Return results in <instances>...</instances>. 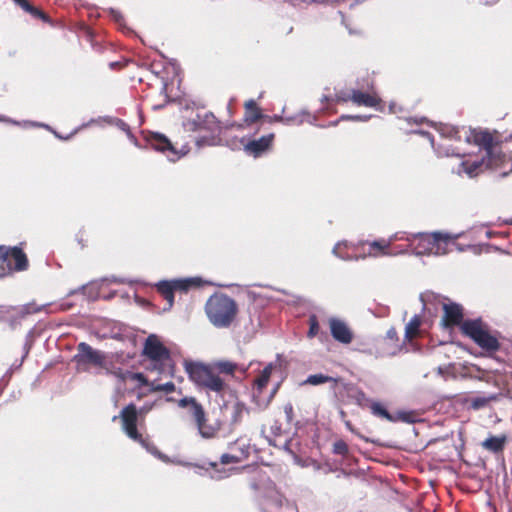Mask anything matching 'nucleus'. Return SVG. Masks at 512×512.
I'll return each instance as SVG.
<instances>
[{
  "label": "nucleus",
  "instance_id": "1",
  "mask_svg": "<svg viewBox=\"0 0 512 512\" xmlns=\"http://www.w3.org/2000/svg\"><path fill=\"white\" fill-rule=\"evenodd\" d=\"M184 369L193 383L208 393H214L224 401L225 396L232 393V389L219 374L233 376L238 369V364L228 360H218L206 365L202 362L185 360Z\"/></svg>",
  "mask_w": 512,
  "mask_h": 512
},
{
  "label": "nucleus",
  "instance_id": "2",
  "mask_svg": "<svg viewBox=\"0 0 512 512\" xmlns=\"http://www.w3.org/2000/svg\"><path fill=\"white\" fill-rule=\"evenodd\" d=\"M466 140L483 148L485 156L481 160L463 161L457 170L458 174L466 173L472 178L487 168L498 170L504 163L509 164V171H512V162L501 152L499 145L494 142L491 133L488 131L470 130L469 134L466 135Z\"/></svg>",
  "mask_w": 512,
  "mask_h": 512
},
{
  "label": "nucleus",
  "instance_id": "3",
  "mask_svg": "<svg viewBox=\"0 0 512 512\" xmlns=\"http://www.w3.org/2000/svg\"><path fill=\"white\" fill-rule=\"evenodd\" d=\"M206 315L216 328L231 326L238 313V306L234 299L225 294H214L206 302Z\"/></svg>",
  "mask_w": 512,
  "mask_h": 512
},
{
  "label": "nucleus",
  "instance_id": "4",
  "mask_svg": "<svg viewBox=\"0 0 512 512\" xmlns=\"http://www.w3.org/2000/svg\"><path fill=\"white\" fill-rule=\"evenodd\" d=\"M74 361L78 369L88 371L91 366L100 368L108 375H113L116 367L112 364L109 354L92 348L89 344L81 342L77 346Z\"/></svg>",
  "mask_w": 512,
  "mask_h": 512
},
{
  "label": "nucleus",
  "instance_id": "5",
  "mask_svg": "<svg viewBox=\"0 0 512 512\" xmlns=\"http://www.w3.org/2000/svg\"><path fill=\"white\" fill-rule=\"evenodd\" d=\"M462 332L469 336L482 349L496 351L499 348L497 338L491 335L481 320H468L461 325Z\"/></svg>",
  "mask_w": 512,
  "mask_h": 512
},
{
  "label": "nucleus",
  "instance_id": "6",
  "mask_svg": "<svg viewBox=\"0 0 512 512\" xmlns=\"http://www.w3.org/2000/svg\"><path fill=\"white\" fill-rule=\"evenodd\" d=\"M184 126L187 130H206L210 133L209 136H202L201 138L197 139L196 144L198 147H202L204 145L213 146L218 143L220 126L213 114L206 113L203 119L198 116L197 120H189L184 124Z\"/></svg>",
  "mask_w": 512,
  "mask_h": 512
},
{
  "label": "nucleus",
  "instance_id": "7",
  "mask_svg": "<svg viewBox=\"0 0 512 512\" xmlns=\"http://www.w3.org/2000/svg\"><path fill=\"white\" fill-rule=\"evenodd\" d=\"M0 278L5 277L13 270L23 271L27 269L28 260L23 251L18 247L9 248L0 246Z\"/></svg>",
  "mask_w": 512,
  "mask_h": 512
},
{
  "label": "nucleus",
  "instance_id": "8",
  "mask_svg": "<svg viewBox=\"0 0 512 512\" xmlns=\"http://www.w3.org/2000/svg\"><path fill=\"white\" fill-rule=\"evenodd\" d=\"M261 509L263 512H293V505L286 501L275 485L270 483L262 496Z\"/></svg>",
  "mask_w": 512,
  "mask_h": 512
},
{
  "label": "nucleus",
  "instance_id": "9",
  "mask_svg": "<svg viewBox=\"0 0 512 512\" xmlns=\"http://www.w3.org/2000/svg\"><path fill=\"white\" fill-rule=\"evenodd\" d=\"M122 421V429L126 435L134 441L146 446L142 436L137 431L138 412L134 404L124 407L119 415Z\"/></svg>",
  "mask_w": 512,
  "mask_h": 512
},
{
  "label": "nucleus",
  "instance_id": "10",
  "mask_svg": "<svg viewBox=\"0 0 512 512\" xmlns=\"http://www.w3.org/2000/svg\"><path fill=\"white\" fill-rule=\"evenodd\" d=\"M150 145L157 151L164 153L170 161H176L189 152L186 145L177 150L164 135L155 133L150 139Z\"/></svg>",
  "mask_w": 512,
  "mask_h": 512
},
{
  "label": "nucleus",
  "instance_id": "11",
  "mask_svg": "<svg viewBox=\"0 0 512 512\" xmlns=\"http://www.w3.org/2000/svg\"><path fill=\"white\" fill-rule=\"evenodd\" d=\"M436 240V233L425 234L417 233L412 236H407L406 241L408 247L412 250L415 255H433L434 244Z\"/></svg>",
  "mask_w": 512,
  "mask_h": 512
},
{
  "label": "nucleus",
  "instance_id": "12",
  "mask_svg": "<svg viewBox=\"0 0 512 512\" xmlns=\"http://www.w3.org/2000/svg\"><path fill=\"white\" fill-rule=\"evenodd\" d=\"M195 284V278L161 281L157 284V289L162 294L163 298L167 301L168 308H171L174 302L173 292L175 290L186 291L190 286Z\"/></svg>",
  "mask_w": 512,
  "mask_h": 512
},
{
  "label": "nucleus",
  "instance_id": "13",
  "mask_svg": "<svg viewBox=\"0 0 512 512\" xmlns=\"http://www.w3.org/2000/svg\"><path fill=\"white\" fill-rule=\"evenodd\" d=\"M143 353L155 362L166 363L170 360L169 350L154 334H151L147 337L144 344Z\"/></svg>",
  "mask_w": 512,
  "mask_h": 512
},
{
  "label": "nucleus",
  "instance_id": "14",
  "mask_svg": "<svg viewBox=\"0 0 512 512\" xmlns=\"http://www.w3.org/2000/svg\"><path fill=\"white\" fill-rule=\"evenodd\" d=\"M330 333L333 339L341 344H350L354 334L349 325L342 319L331 317L328 319Z\"/></svg>",
  "mask_w": 512,
  "mask_h": 512
},
{
  "label": "nucleus",
  "instance_id": "15",
  "mask_svg": "<svg viewBox=\"0 0 512 512\" xmlns=\"http://www.w3.org/2000/svg\"><path fill=\"white\" fill-rule=\"evenodd\" d=\"M274 134L270 133L268 135H264L259 139L252 140L244 144V151L248 155H252L253 157H259L266 151H268L273 143Z\"/></svg>",
  "mask_w": 512,
  "mask_h": 512
},
{
  "label": "nucleus",
  "instance_id": "16",
  "mask_svg": "<svg viewBox=\"0 0 512 512\" xmlns=\"http://www.w3.org/2000/svg\"><path fill=\"white\" fill-rule=\"evenodd\" d=\"M443 323L445 326L459 325L463 319L462 307L458 304H445L444 305Z\"/></svg>",
  "mask_w": 512,
  "mask_h": 512
},
{
  "label": "nucleus",
  "instance_id": "17",
  "mask_svg": "<svg viewBox=\"0 0 512 512\" xmlns=\"http://www.w3.org/2000/svg\"><path fill=\"white\" fill-rule=\"evenodd\" d=\"M351 101L358 106L377 107L381 99L375 93H365L360 90H352Z\"/></svg>",
  "mask_w": 512,
  "mask_h": 512
},
{
  "label": "nucleus",
  "instance_id": "18",
  "mask_svg": "<svg viewBox=\"0 0 512 512\" xmlns=\"http://www.w3.org/2000/svg\"><path fill=\"white\" fill-rule=\"evenodd\" d=\"M459 235L450 236L449 234L436 233L433 255L440 256L447 254L451 246L455 245V240Z\"/></svg>",
  "mask_w": 512,
  "mask_h": 512
},
{
  "label": "nucleus",
  "instance_id": "19",
  "mask_svg": "<svg viewBox=\"0 0 512 512\" xmlns=\"http://www.w3.org/2000/svg\"><path fill=\"white\" fill-rule=\"evenodd\" d=\"M193 418H194V420L196 422L199 434L203 438H206V439L213 438L216 435V433L218 432L219 425H212V424L207 423V419L205 417L204 409H202V416L201 417L193 416Z\"/></svg>",
  "mask_w": 512,
  "mask_h": 512
},
{
  "label": "nucleus",
  "instance_id": "20",
  "mask_svg": "<svg viewBox=\"0 0 512 512\" xmlns=\"http://www.w3.org/2000/svg\"><path fill=\"white\" fill-rule=\"evenodd\" d=\"M113 376L118 378L119 380L125 382V381H135L138 383L139 387L141 386H149V382L142 373H134L131 371H123L120 368H116L115 371H113Z\"/></svg>",
  "mask_w": 512,
  "mask_h": 512
},
{
  "label": "nucleus",
  "instance_id": "21",
  "mask_svg": "<svg viewBox=\"0 0 512 512\" xmlns=\"http://www.w3.org/2000/svg\"><path fill=\"white\" fill-rule=\"evenodd\" d=\"M274 369V364L269 363L261 372L260 376L254 380V387H253V396H259L263 389L266 387V385L269 382L271 373Z\"/></svg>",
  "mask_w": 512,
  "mask_h": 512
},
{
  "label": "nucleus",
  "instance_id": "22",
  "mask_svg": "<svg viewBox=\"0 0 512 512\" xmlns=\"http://www.w3.org/2000/svg\"><path fill=\"white\" fill-rule=\"evenodd\" d=\"M391 246V240L381 239L369 243L368 255L378 257L381 255H392L388 250Z\"/></svg>",
  "mask_w": 512,
  "mask_h": 512
},
{
  "label": "nucleus",
  "instance_id": "23",
  "mask_svg": "<svg viewBox=\"0 0 512 512\" xmlns=\"http://www.w3.org/2000/svg\"><path fill=\"white\" fill-rule=\"evenodd\" d=\"M178 406L181 408H188L192 416H202L203 407L199 404L194 397H184L178 401Z\"/></svg>",
  "mask_w": 512,
  "mask_h": 512
},
{
  "label": "nucleus",
  "instance_id": "24",
  "mask_svg": "<svg viewBox=\"0 0 512 512\" xmlns=\"http://www.w3.org/2000/svg\"><path fill=\"white\" fill-rule=\"evenodd\" d=\"M421 325V318L419 315H414L405 326V339L412 340L419 332Z\"/></svg>",
  "mask_w": 512,
  "mask_h": 512
},
{
  "label": "nucleus",
  "instance_id": "25",
  "mask_svg": "<svg viewBox=\"0 0 512 512\" xmlns=\"http://www.w3.org/2000/svg\"><path fill=\"white\" fill-rule=\"evenodd\" d=\"M506 438L504 436L502 437H496L491 436L487 438L485 441H483L482 446L483 448L492 451V452H499L503 449L505 444Z\"/></svg>",
  "mask_w": 512,
  "mask_h": 512
},
{
  "label": "nucleus",
  "instance_id": "26",
  "mask_svg": "<svg viewBox=\"0 0 512 512\" xmlns=\"http://www.w3.org/2000/svg\"><path fill=\"white\" fill-rule=\"evenodd\" d=\"M417 133L427 137L431 143L432 148L435 150V152L438 154V156H451V155H459L458 152H456L454 149L449 147H442L443 145H440L439 147L435 148L434 146V139L430 135V133L425 131H416Z\"/></svg>",
  "mask_w": 512,
  "mask_h": 512
},
{
  "label": "nucleus",
  "instance_id": "27",
  "mask_svg": "<svg viewBox=\"0 0 512 512\" xmlns=\"http://www.w3.org/2000/svg\"><path fill=\"white\" fill-rule=\"evenodd\" d=\"M17 5H19L24 11L30 13L32 16L36 18L43 19L47 21L46 15L40 11L38 8L32 6L27 0H13Z\"/></svg>",
  "mask_w": 512,
  "mask_h": 512
},
{
  "label": "nucleus",
  "instance_id": "28",
  "mask_svg": "<svg viewBox=\"0 0 512 512\" xmlns=\"http://www.w3.org/2000/svg\"><path fill=\"white\" fill-rule=\"evenodd\" d=\"M371 412L374 416L386 419L388 421H394L392 415L387 411V409L379 402L372 401L370 404Z\"/></svg>",
  "mask_w": 512,
  "mask_h": 512
},
{
  "label": "nucleus",
  "instance_id": "29",
  "mask_svg": "<svg viewBox=\"0 0 512 512\" xmlns=\"http://www.w3.org/2000/svg\"><path fill=\"white\" fill-rule=\"evenodd\" d=\"M247 413V407L242 402H235L232 406L231 423L238 424L241 422L244 414Z\"/></svg>",
  "mask_w": 512,
  "mask_h": 512
},
{
  "label": "nucleus",
  "instance_id": "30",
  "mask_svg": "<svg viewBox=\"0 0 512 512\" xmlns=\"http://www.w3.org/2000/svg\"><path fill=\"white\" fill-rule=\"evenodd\" d=\"M437 130L439 131L440 135L446 138H455L460 139V131L452 126L448 125H440Z\"/></svg>",
  "mask_w": 512,
  "mask_h": 512
},
{
  "label": "nucleus",
  "instance_id": "31",
  "mask_svg": "<svg viewBox=\"0 0 512 512\" xmlns=\"http://www.w3.org/2000/svg\"><path fill=\"white\" fill-rule=\"evenodd\" d=\"M150 391L156 392V391H163L165 393H171L175 391V384L171 381L166 382L164 384H158L155 381L151 382L149 384Z\"/></svg>",
  "mask_w": 512,
  "mask_h": 512
},
{
  "label": "nucleus",
  "instance_id": "32",
  "mask_svg": "<svg viewBox=\"0 0 512 512\" xmlns=\"http://www.w3.org/2000/svg\"><path fill=\"white\" fill-rule=\"evenodd\" d=\"M330 381H335V379H333L330 376L323 375V374H313V375H310L307 377V379L305 380V383L310 384V385H320V384L330 382Z\"/></svg>",
  "mask_w": 512,
  "mask_h": 512
},
{
  "label": "nucleus",
  "instance_id": "33",
  "mask_svg": "<svg viewBox=\"0 0 512 512\" xmlns=\"http://www.w3.org/2000/svg\"><path fill=\"white\" fill-rule=\"evenodd\" d=\"M346 247H347V243H346V242H338V243L334 246V248H333V251H332V252H333V254H334L336 257H338V258H340V259H342V260H353V259L357 260V259H358V257H352V256H350V255H348V254H346V253H343V252H342V248H346Z\"/></svg>",
  "mask_w": 512,
  "mask_h": 512
},
{
  "label": "nucleus",
  "instance_id": "34",
  "mask_svg": "<svg viewBox=\"0 0 512 512\" xmlns=\"http://www.w3.org/2000/svg\"><path fill=\"white\" fill-rule=\"evenodd\" d=\"M496 397L495 396H489V397H484V396H480V397H475L472 399L471 401V406L474 408V409H479V408H482V407H485L491 400H494Z\"/></svg>",
  "mask_w": 512,
  "mask_h": 512
},
{
  "label": "nucleus",
  "instance_id": "35",
  "mask_svg": "<svg viewBox=\"0 0 512 512\" xmlns=\"http://www.w3.org/2000/svg\"><path fill=\"white\" fill-rule=\"evenodd\" d=\"M319 332V323L318 319L315 315H311L309 317V331L307 333V336L309 338L315 337Z\"/></svg>",
  "mask_w": 512,
  "mask_h": 512
},
{
  "label": "nucleus",
  "instance_id": "36",
  "mask_svg": "<svg viewBox=\"0 0 512 512\" xmlns=\"http://www.w3.org/2000/svg\"><path fill=\"white\" fill-rule=\"evenodd\" d=\"M333 452L337 455H346L348 453V445L343 441L339 440L333 444Z\"/></svg>",
  "mask_w": 512,
  "mask_h": 512
},
{
  "label": "nucleus",
  "instance_id": "37",
  "mask_svg": "<svg viewBox=\"0 0 512 512\" xmlns=\"http://www.w3.org/2000/svg\"><path fill=\"white\" fill-rule=\"evenodd\" d=\"M262 117V114L258 110V108H255V110H249L246 114V121L250 123H254L257 120H259Z\"/></svg>",
  "mask_w": 512,
  "mask_h": 512
},
{
  "label": "nucleus",
  "instance_id": "38",
  "mask_svg": "<svg viewBox=\"0 0 512 512\" xmlns=\"http://www.w3.org/2000/svg\"><path fill=\"white\" fill-rule=\"evenodd\" d=\"M304 121L303 115L289 116L284 118L283 122L285 124H297L300 125Z\"/></svg>",
  "mask_w": 512,
  "mask_h": 512
},
{
  "label": "nucleus",
  "instance_id": "39",
  "mask_svg": "<svg viewBox=\"0 0 512 512\" xmlns=\"http://www.w3.org/2000/svg\"><path fill=\"white\" fill-rule=\"evenodd\" d=\"M220 461H221V464H230V463H237L239 462V458L237 456H234V455H230V454H223L220 458Z\"/></svg>",
  "mask_w": 512,
  "mask_h": 512
},
{
  "label": "nucleus",
  "instance_id": "40",
  "mask_svg": "<svg viewBox=\"0 0 512 512\" xmlns=\"http://www.w3.org/2000/svg\"><path fill=\"white\" fill-rule=\"evenodd\" d=\"M413 234H408L406 232H397L393 235H391L388 240H391V244L394 242V241H398V240H405L406 241V237L407 236H412Z\"/></svg>",
  "mask_w": 512,
  "mask_h": 512
},
{
  "label": "nucleus",
  "instance_id": "41",
  "mask_svg": "<svg viewBox=\"0 0 512 512\" xmlns=\"http://www.w3.org/2000/svg\"><path fill=\"white\" fill-rule=\"evenodd\" d=\"M355 400L359 405H364L369 402V399L366 397L365 393L362 391H358L355 396Z\"/></svg>",
  "mask_w": 512,
  "mask_h": 512
},
{
  "label": "nucleus",
  "instance_id": "42",
  "mask_svg": "<svg viewBox=\"0 0 512 512\" xmlns=\"http://www.w3.org/2000/svg\"><path fill=\"white\" fill-rule=\"evenodd\" d=\"M336 99L338 102H347L351 101V94L341 91L336 94Z\"/></svg>",
  "mask_w": 512,
  "mask_h": 512
},
{
  "label": "nucleus",
  "instance_id": "43",
  "mask_svg": "<svg viewBox=\"0 0 512 512\" xmlns=\"http://www.w3.org/2000/svg\"><path fill=\"white\" fill-rule=\"evenodd\" d=\"M369 118H370L369 116H360V115H355V116L343 115L341 117V119H351V120H359V121H366Z\"/></svg>",
  "mask_w": 512,
  "mask_h": 512
},
{
  "label": "nucleus",
  "instance_id": "44",
  "mask_svg": "<svg viewBox=\"0 0 512 512\" xmlns=\"http://www.w3.org/2000/svg\"><path fill=\"white\" fill-rule=\"evenodd\" d=\"M284 412L286 414L288 422H290L292 420V416H293V407H292V405L291 404L285 405Z\"/></svg>",
  "mask_w": 512,
  "mask_h": 512
},
{
  "label": "nucleus",
  "instance_id": "45",
  "mask_svg": "<svg viewBox=\"0 0 512 512\" xmlns=\"http://www.w3.org/2000/svg\"><path fill=\"white\" fill-rule=\"evenodd\" d=\"M215 472H216V475L212 476L215 479H222L229 475L227 470H223V471L216 470Z\"/></svg>",
  "mask_w": 512,
  "mask_h": 512
},
{
  "label": "nucleus",
  "instance_id": "46",
  "mask_svg": "<svg viewBox=\"0 0 512 512\" xmlns=\"http://www.w3.org/2000/svg\"><path fill=\"white\" fill-rule=\"evenodd\" d=\"M245 108L247 109V111L253 109L255 110V108H257L256 102L253 99H250L245 103Z\"/></svg>",
  "mask_w": 512,
  "mask_h": 512
},
{
  "label": "nucleus",
  "instance_id": "47",
  "mask_svg": "<svg viewBox=\"0 0 512 512\" xmlns=\"http://www.w3.org/2000/svg\"><path fill=\"white\" fill-rule=\"evenodd\" d=\"M387 338L393 340V339H396L397 338V332L395 330V328H390L388 331H387Z\"/></svg>",
  "mask_w": 512,
  "mask_h": 512
},
{
  "label": "nucleus",
  "instance_id": "48",
  "mask_svg": "<svg viewBox=\"0 0 512 512\" xmlns=\"http://www.w3.org/2000/svg\"><path fill=\"white\" fill-rule=\"evenodd\" d=\"M146 447H147L148 451H150L152 454H154V455L158 456L159 458L165 460L164 456H162L161 453H159L155 447H151V448L148 447V446H146Z\"/></svg>",
  "mask_w": 512,
  "mask_h": 512
},
{
  "label": "nucleus",
  "instance_id": "49",
  "mask_svg": "<svg viewBox=\"0 0 512 512\" xmlns=\"http://www.w3.org/2000/svg\"><path fill=\"white\" fill-rule=\"evenodd\" d=\"M252 365V362L248 365H238V369L236 371H240L241 373L245 374L248 370V368Z\"/></svg>",
  "mask_w": 512,
  "mask_h": 512
},
{
  "label": "nucleus",
  "instance_id": "50",
  "mask_svg": "<svg viewBox=\"0 0 512 512\" xmlns=\"http://www.w3.org/2000/svg\"><path fill=\"white\" fill-rule=\"evenodd\" d=\"M111 13L116 21L119 22L122 19V15L119 12L112 10Z\"/></svg>",
  "mask_w": 512,
  "mask_h": 512
},
{
  "label": "nucleus",
  "instance_id": "51",
  "mask_svg": "<svg viewBox=\"0 0 512 512\" xmlns=\"http://www.w3.org/2000/svg\"><path fill=\"white\" fill-rule=\"evenodd\" d=\"M118 126L122 129V130H125V131H128V126L126 123H124L123 121H119V124Z\"/></svg>",
  "mask_w": 512,
  "mask_h": 512
},
{
  "label": "nucleus",
  "instance_id": "52",
  "mask_svg": "<svg viewBox=\"0 0 512 512\" xmlns=\"http://www.w3.org/2000/svg\"><path fill=\"white\" fill-rule=\"evenodd\" d=\"M446 370H447V368L440 366V367H438L437 372H438L439 375L443 376L444 373L446 372Z\"/></svg>",
  "mask_w": 512,
  "mask_h": 512
},
{
  "label": "nucleus",
  "instance_id": "53",
  "mask_svg": "<svg viewBox=\"0 0 512 512\" xmlns=\"http://www.w3.org/2000/svg\"><path fill=\"white\" fill-rule=\"evenodd\" d=\"M345 426L347 427L348 430H350L351 432H355L352 424L350 423V421H346L345 422Z\"/></svg>",
  "mask_w": 512,
  "mask_h": 512
},
{
  "label": "nucleus",
  "instance_id": "54",
  "mask_svg": "<svg viewBox=\"0 0 512 512\" xmlns=\"http://www.w3.org/2000/svg\"><path fill=\"white\" fill-rule=\"evenodd\" d=\"M273 121H281L283 122L284 118L282 116H279V115H275L273 118H272Z\"/></svg>",
  "mask_w": 512,
  "mask_h": 512
},
{
  "label": "nucleus",
  "instance_id": "55",
  "mask_svg": "<svg viewBox=\"0 0 512 512\" xmlns=\"http://www.w3.org/2000/svg\"><path fill=\"white\" fill-rule=\"evenodd\" d=\"M113 282H120V283H124L125 281L123 279H116V278H113Z\"/></svg>",
  "mask_w": 512,
  "mask_h": 512
},
{
  "label": "nucleus",
  "instance_id": "56",
  "mask_svg": "<svg viewBox=\"0 0 512 512\" xmlns=\"http://www.w3.org/2000/svg\"><path fill=\"white\" fill-rule=\"evenodd\" d=\"M210 466H211V467H213V468H216V467H217V463H215V462H211V463H210Z\"/></svg>",
  "mask_w": 512,
  "mask_h": 512
},
{
  "label": "nucleus",
  "instance_id": "57",
  "mask_svg": "<svg viewBox=\"0 0 512 512\" xmlns=\"http://www.w3.org/2000/svg\"><path fill=\"white\" fill-rule=\"evenodd\" d=\"M424 120H425L424 118H421V119L419 120V122H423ZM413 121H414L415 123H418V120H417V119H413Z\"/></svg>",
  "mask_w": 512,
  "mask_h": 512
},
{
  "label": "nucleus",
  "instance_id": "58",
  "mask_svg": "<svg viewBox=\"0 0 512 512\" xmlns=\"http://www.w3.org/2000/svg\"><path fill=\"white\" fill-rule=\"evenodd\" d=\"M3 312H4L3 309L0 307V318H2Z\"/></svg>",
  "mask_w": 512,
  "mask_h": 512
},
{
  "label": "nucleus",
  "instance_id": "59",
  "mask_svg": "<svg viewBox=\"0 0 512 512\" xmlns=\"http://www.w3.org/2000/svg\"><path fill=\"white\" fill-rule=\"evenodd\" d=\"M322 100H323V101H327V100H328V98H327L326 96H324Z\"/></svg>",
  "mask_w": 512,
  "mask_h": 512
},
{
  "label": "nucleus",
  "instance_id": "60",
  "mask_svg": "<svg viewBox=\"0 0 512 512\" xmlns=\"http://www.w3.org/2000/svg\"><path fill=\"white\" fill-rule=\"evenodd\" d=\"M407 250L400 251L399 254L406 253Z\"/></svg>",
  "mask_w": 512,
  "mask_h": 512
},
{
  "label": "nucleus",
  "instance_id": "61",
  "mask_svg": "<svg viewBox=\"0 0 512 512\" xmlns=\"http://www.w3.org/2000/svg\"><path fill=\"white\" fill-rule=\"evenodd\" d=\"M501 174H502L503 176H505V175H507V174H508V172H502Z\"/></svg>",
  "mask_w": 512,
  "mask_h": 512
}]
</instances>
